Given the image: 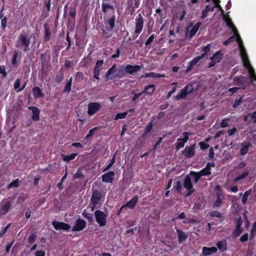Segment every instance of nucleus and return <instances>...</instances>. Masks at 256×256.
Listing matches in <instances>:
<instances>
[{"label": "nucleus", "mask_w": 256, "mask_h": 256, "mask_svg": "<svg viewBox=\"0 0 256 256\" xmlns=\"http://www.w3.org/2000/svg\"><path fill=\"white\" fill-rule=\"evenodd\" d=\"M227 26L230 27L234 32V34L230 36L227 40L224 42V44L225 46L228 45L230 42L237 40L238 43V46L240 50V54L243 62L244 66L245 67L248 66L250 65V61L248 60V56L246 54V50L242 44V42L241 38L236 28L233 24L230 19H229L226 22Z\"/></svg>", "instance_id": "f257e3e1"}, {"label": "nucleus", "mask_w": 256, "mask_h": 256, "mask_svg": "<svg viewBox=\"0 0 256 256\" xmlns=\"http://www.w3.org/2000/svg\"><path fill=\"white\" fill-rule=\"evenodd\" d=\"M30 44V38H28L25 32L20 34L16 41V46L18 48H23L24 52L28 51Z\"/></svg>", "instance_id": "f03ea898"}, {"label": "nucleus", "mask_w": 256, "mask_h": 256, "mask_svg": "<svg viewBox=\"0 0 256 256\" xmlns=\"http://www.w3.org/2000/svg\"><path fill=\"white\" fill-rule=\"evenodd\" d=\"M94 216L96 222L100 226H103L106 224L107 215L104 212L96 210L94 212Z\"/></svg>", "instance_id": "7ed1b4c3"}, {"label": "nucleus", "mask_w": 256, "mask_h": 256, "mask_svg": "<svg viewBox=\"0 0 256 256\" xmlns=\"http://www.w3.org/2000/svg\"><path fill=\"white\" fill-rule=\"evenodd\" d=\"M184 186L188 190V192L185 195L186 197L188 196L191 195L194 192V190L192 183V178L190 176L187 175L184 180Z\"/></svg>", "instance_id": "20e7f679"}, {"label": "nucleus", "mask_w": 256, "mask_h": 256, "mask_svg": "<svg viewBox=\"0 0 256 256\" xmlns=\"http://www.w3.org/2000/svg\"><path fill=\"white\" fill-rule=\"evenodd\" d=\"M234 85L240 86V89H245L246 86L248 84L246 78L244 76H235L234 78Z\"/></svg>", "instance_id": "39448f33"}, {"label": "nucleus", "mask_w": 256, "mask_h": 256, "mask_svg": "<svg viewBox=\"0 0 256 256\" xmlns=\"http://www.w3.org/2000/svg\"><path fill=\"white\" fill-rule=\"evenodd\" d=\"M183 155L186 158L193 157L195 154V144H191L186 147L182 152Z\"/></svg>", "instance_id": "423d86ee"}, {"label": "nucleus", "mask_w": 256, "mask_h": 256, "mask_svg": "<svg viewBox=\"0 0 256 256\" xmlns=\"http://www.w3.org/2000/svg\"><path fill=\"white\" fill-rule=\"evenodd\" d=\"M222 58V54L220 51L217 52L210 58L211 62L208 65V68L213 67L215 64L220 62Z\"/></svg>", "instance_id": "0eeeda50"}, {"label": "nucleus", "mask_w": 256, "mask_h": 256, "mask_svg": "<svg viewBox=\"0 0 256 256\" xmlns=\"http://www.w3.org/2000/svg\"><path fill=\"white\" fill-rule=\"evenodd\" d=\"M100 108V105L97 102H90L88 104V113L89 115L92 116L98 111Z\"/></svg>", "instance_id": "6e6552de"}, {"label": "nucleus", "mask_w": 256, "mask_h": 256, "mask_svg": "<svg viewBox=\"0 0 256 256\" xmlns=\"http://www.w3.org/2000/svg\"><path fill=\"white\" fill-rule=\"evenodd\" d=\"M143 18L141 14H139L138 18L136 19V30H134V34H139L140 33L143 28Z\"/></svg>", "instance_id": "1a4fd4ad"}, {"label": "nucleus", "mask_w": 256, "mask_h": 256, "mask_svg": "<svg viewBox=\"0 0 256 256\" xmlns=\"http://www.w3.org/2000/svg\"><path fill=\"white\" fill-rule=\"evenodd\" d=\"M86 226V222L80 218H78L74 226L72 228V231H80L83 230Z\"/></svg>", "instance_id": "9d476101"}, {"label": "nucleus", "mask_w": 256, "mask_h": 256, "mask_svg": "<svg viewBox=\"0 0 256 256\" xmlns=\"http://www.w3.org/2000/svg\"><path fill=\"white\" fill-rule=\"evenodd\" d=\"M52 224L54 228L56 230H68L70 228V225L62 222L53 221Z\"/></svg>", "instance_id": "9b49d317"}, {"label": "nucleus", "mask_w": 256, "mask_h": 256, "mask_svg": "<svg viewBox=\"0 0 256 256\" xmlns=\"http://www.w3.org/2000/svg\"><path fill=\"white\" fill-rule=\"evenodd\" d=\"M142 66H140L138 65L131 66L128 65L126 68H124L125 72L129 73L131 74H134L136 73L139 71L142 68Z\"/></svg>", "instance_id": "f8f14e48"}, {"label": "nucleus", "mask_w": 256, "mask_h": 256, "mask_svg": "<svg viewBox=\"0 0 256 256\" xmlns=\"http://www.w3.org/2000/svg\"><path fill=\"white\" fill-rule=\"evenodd\" d=\"M205 54H202L201 56L194 58L191 62H190L189 65L186 70V73H188L189 72H190L192 70L193 66H195L200 60L203 58Z\"/></svg>", "instance_id": "ddd939ff"}, {"label": "nucleus", "mask_w": 256, "mask_h": 256, "mask_svg": "<svg viewBox=\"0 0 256 256\" xmlns=\"http://www.w3.org/2000/svg\"><path fill=\"white\" fill-rule=\"evenodd\" d=\"M102 198V194L99 191L95 190L92 192L90 198V202L92 204H98Z\"/></svg>", "instance_id": "4468645a"}, {"label": "nucleus", "mask_w": 256, "mask_h": 256, "mask_svg": "<svg viewBox=\"0 0 256 256\" xmlns=\"http://www.w3.org/2000/svg\"><path fill=\"white\" fill-rule=\"evenodd\" d=\"M138 196H134L133 197L132 200L130 201H128L126 204L123 205L120 210V212L124 208L128 206L130 208H133L134 206H136V204L138 202Z\"/></svg>", "instance_id": "2eb2a0df"}, {"label": "nucleus", "mask_w": 256, "mask_h": 256, "mask_svg": "<svg viewBox=\"0 0 256 256\" xmlns=\"http://www.w3.org/2000/svg\"><path fill=\"white\" fill-rule=\"evenodd\" d=\"M114 176V172H110L102 175V180L105 182H112V180Z\"/></svg>", "instance_id": "dca6fc26"}, {"label": "nucleus", "mask_w": 256, "mask_h": 256, "mask_svg": "<svg viewBox=\"0 0 256 256\" xmlns=\"http://www.w3.org/2000/svg\"><path fill=\"white\" fill-rule=\"evenodd\" d=\"M244 120L247 122L246 125L252 122L256 123V112L253 113H250L246 116H244Z\"/></svg>", "instance_id": "f3484780"}, {"label": "nucleus", "mask_w": 256, "mask_h": 256, "mask_svg": "<svg viewBox=\"0 0 256 256\" xmlns=\"http://www.w3.org/2000/svg\"><path fill=\"white\" fill-rule=\"evenodd\" d=\"M28 109L32 110V118L34 120L36 121L38 120L40 118V111L39 109L35 106H30Z\"/></svg>", "instance_id": "a211bd4d"}, {"label": "nucleus", "mask_w": 256, "mask_h": 256, "mask_svg": "<svg viewBox=\"0 0 256 256\" xmlns=\"http://www.w3.org/2000/svg\"><path fill=\"white\" fill-rule=\"evenodd\" d=\"M217 250V248L216 247L207 248L204 246L202 248V256H208L213 253L216 252Z\"/></svg>", "instance_id": "6ab92c4d"}, {"label": "nucleus", "mask_w": 256, "mask_h": 256, "mask_svg": "<svg viewBox=\"0 0 256 256\" xmlns=\"http://www.w3.org/2000/svg\"><path fill=\"white\" fill-rule=\"evenodd\" d=\"M250 146L251 144L249 142H242L241 144V148L240 149V154L241 155H244L247 154Z\"/></svg>", "instance_id": "aec40b11"}, {"label": "nucleus", "mask_w": 256, "mask_h": 256, "mask_svg": "<svg viewBox=\"0 0 256 256\" xmlns=\"http://www.w3.org/2000/svg\"><path fill=\"white\" fill-rule=\"evenodd\" d=\"M156 86L154 84H150L148 86H146L144 88V90L142 91V92L144 94H146L149 95H151L155 90Z\"/></svg>", "instance_id": "412c9836"}, {"label": "nucleus", "mask_w": 256, "mask_h": 256, "mask_svg": "<svg viewBox=\"0 0 256 256\" xmlns=\"http://www.w3.org/2000/svg\"><path fill=\"white\" fill-rule=\"evenodd\" d=\"M33 93L35 97L38 98H42L44 96V94L42 92L41 90L39 87L34 86L32 89Z\"/></svg>", "instance_id": "4be33fe9"}, {"label": "nucleus", "mask_w": 256, "mask_h": 256, "mask_svg": "<svg viewBox=\"0 0 256 256\" xmlns=\"http://www.w3.org/2000/svg\"><path fill=\"white\" fill-rule=\"evenodd\" d=\"M216 8V6H213L212 7L210 6L209 5H207L205 9L202 12V18L204 19L205 18H206L208 16V12H210V11L213 12L214 10V8Z\"/></svg>", "instance_id": "5701e85b"}, {"label": "nucleus", "mask_w": 256, "mask_h": 256, "mask_svg": "<svg viewBox=\"0 0 256 256\" xmlns=\"http://www.w3.org/2000/svg\"><path fill=\"white\" fill-rule=\"evenodd\" d=\"M176 232L178 234V238L179 242H180V243L182 242L183 241H184L187 238V236L181 230L177 229Z\"/></svg>", "instance_id": "b1692460"}, {"label": "nucleus", "mask_w": 256, "mask_h": 256, "mask_svg": "<svg viewBox=\"0 0 256 256\" xmlns=\"http://www.w3.org/2000/svg\"><path fill=\"white\" fill-rule=\"evenodd\" d=\"M115 16H113L110 18L108 19L106 23L110 26V28H106V30L108 31H112L114 26Z\"/></svg>", "instance_id": "393cba45"}, {"label": "nucleus", "mask_w": 256, "mask_h": 256, "mask_svg": "<svg viewBox=\"0 0 256 256\" xmlns=\"http://www.w3.org/2000/svg\"><path fill=\"white\" fill-rule=\"evenodd\" d=\"M248 70L249 77L252 82L253 80H256V75L255 74L254 70L252 66L250 65L246 67Z\"/></svg>", "instance_id": "a878e982"}, {"label": "nucleus", "mask_w": 256, "mask_h": 256, "mask_svg": "<svg viewBox=\"0 0 256 256\" xmlns=\"http://www.w3.org/2000/svg\"><path fill=\"white\" fill-rule=\"evenodd\" d=\"M12 204L10 202V200H8V202H7L6 204L2 208V209H1L2 212L0 213V214H6L9 211V210L11 207Z\"/></svg>", "instance_id": "bb28decb"}, {"label": "nucleus", "mask_w": 256, "mask_h": 256, "mask_svg": "<svg viewBox=\"0 0 256 256\" xmlns=\"http://www.w3.org/2000/svg\"><path fill=\"white\" fill-rule=\"evenodd\" d=\"M188 176H190V177L192 180L195 183H197L199 179L200 178L201 176L198 174V172H190Z\"/></svg>", "instance_id": "cd10ccee"}, {"label": "nucleus", "mask_w": 256, "mask_h": 256, "mask_svg": "<svg viewBox=\"0 0 256 256\" xmlns=\"http://www.w3.org/2000/svg\"><path fill=\"white\" fill-rule=\"evenodd\" d=\"M200 25L201 22H198L196 23V25L192 28L189 35V37L190 38H192L195 35L196 32L198 30Z\"/></svg>", "instance_id": "c85d7f7f"}, {"label": "nucleus", "mask_w": 256, "mask_h": 256, "mask_svg": "<svg viewBox=\"0 0 256 256\" xmlns=\"http://www.w3.org/2000/svg\"><path fill=\"white\" fill-rule=\"evenodd\" d=\"M116 68V65L114 64L108 71L106 74V80H108L110 79H112L114 78V76H111V75L114 74V69Z\"/></svg>", "instance_id": "c756f323"}, {"label": "nucleus", "mask_w": 256, "mask_h": 256, "mask_svg": "<svg viewBox=\"0 0 256 256\" xmlns=\"http://www.w3.org/2000/svg\"><path fill=\"white\" fill-rule=\"evenodd\" d=\"M72 84V78L71 77L70 79L67 81L63 92H64L70 93L71 91V86Z\"/></svg>", "instance_id": "7c9ffc66"}, {"label": "nucleus", "mask_w": 256, "mask_h": 256, "mask_svg": "<svg viewBox=\"0 0 256 256\" xmlns=\"http://www.w3.org/2000/svg\"><path fill=\"white\" fill-rule=\"evenodd\" d=\"M77 155V154L76 153H72L70 156H66L64 154H62V158L64 161L66 162H69L70 160H74L76 156Z\"/></svg>", "instance_id": "2f4dec72"}, {"label": "nucleus", "mask_w": 256, "mask_h": 256, "mask_svg": "<svg viewBox=\"0 0 256 256\" xmlns=\"http://www.w3.org/2000/svg\"><path fill=\"white\" fill-rule=\"evenodd\" d=\"M165 76L164 74H156L153 72H151L150 73H146V77H150V78H164Z\"/></svg>", "instance_id": "473e14b6"}, {"label": "nucleus", "mask_w": 256, "mask_h": 256, "mask_svg": "<svg viewBox=\"0 0 256 256\" xmlns=\"http://www.w3.org/2000/svg\"><path fill=\"white\" fill-rule=\"evenodd\" d=\"M188 94H186V92L185 91H184V89H182L180 91V94L176 96L174 98L176 100H180L181 99L184 98Z\"/></svg>", "instance_id": "72a5a7b5"}, {"label": "nucleus", "mask_w": 256, "mask_h": 256, "mask_svg": "<svg viewBox=\"0 0 256 256\" xmlns=\"http://www.w3.org/2000/svg\"><path fill=\"white\" fill-rule=\"evenodd\" d=\"M20 182V180L18 179H16L8 185L7 188L10 189L12 188H17L19 186Z\"/></svg>", "instance_id": "f704fd0d"}, {"label": "nucleus", "mask_w": 256, "mask_h": 256, "mask_svg": "<svg viewBox=\"0 0 256 256\" xmlns=\"http://www.w3.org/2000/svg\"><path fill=\"white\" fill-rule=\"evenodd\" d=\"M216 246L222 252L226 249V244L224 241H218L216 244Z\"/></svg>", "instance_id": "c9c22d12"}, {"label": "nucleus", "mask_w": 256, "mask_h": 256, "mask_svg": "<svg viewBox=\"0 0 256 256\" xmlns=\"http://www.w3.org/2000/svg\"><path fill=\"white\" fill-rule=\"evenodd\" d=\"M82 216L86 218L90 222H92L94 221L93 216L87 212L86 210H84L82 213Z\"/></svg>", "instance_id": "e433bc0d"}, {"label": "nucleus", "mask_w": 256, "mask_h": 256, "mask_svg": "<svg viewBox=\"0 0 256 256\" xmlns=\"http://www.w3.org/2000/svg\"><path fill=\"white\" fill-rule=\"evenodd\" d=\"M125 69L124 68L122 67V68L118 69V71H116L117 73L116 74L114 78L117 77L118 78H122L123 77L124 74Z\"/></svg>", "instance_id": "4c0bfd02"}, {"label": "nucleus", "mask_w": 256, "mask_h": 256, "mask_svg": "<svg viewBox=\"0 0 256 256\" xmlns=\"http://www.w3.org/2000/svg\"><path fill=\"white\" fill-rule=\"evenodd\" d=\"M244 96H240L238 99H236L232 105L234 108H236L238 106H240L243 102Z\"/></svg>", "instance_id": "58836bf2"}, {"label": "nucleus", "mask_w": 256, "mask_h": 256, "mask_svg": "<svg viewBox=\"0 0 256 256\" xmlns=\"http://www.w3.org/2000/svg\"><path fill=\"white\" fill-rule=\"evenodd\" d=\"M250 193H251V190H249L244 192V194H243L242 200V202L244 204H245L246 203L247 200H248V197L250 194Z\"/></svg>", "instance_id": "ea45409f"}, {"label": "nucleus", "mask_w": 256, "mask_h": 256, "mask_svg": "<svg viewBox=\"0 0 256 256\" xmlns=\"http://www.w3.org/2000/svg\"><path fill=\"white\" fill-rule=\"evenodd\" d=\"M198 172L201 176H208L211 174L210 170L206 169V168Z\"/></svg>", "instance_id": "a19ab883"}, {"label": "nucleus", "mask_w": 256, "mask_h": 256, "mask_svg": "<svg viewBox=\"0 0 256 256\" xmlns=\"http://www.w3.org/2000/svg\"><path fill=\"white\" fill-rule=\"evenodd\" d=\"M242 231L241 228L236 227V229L232 232V237L236 238L242 232Z\"/></svg>", "instance_id": "79ce46f5"}, {"label": "nucleus", "mask_w": 256, "mask_h": 256, "mask_svg": "<svg viewBox=\"0 0 256 256\" xmlns=\"http://www.w3.org/2000/svg\"><path fill=\"white\" fill-rule=\"evenodd\" d=\"M108 8H110V9H112V10H114V7H113V6H110V5L108 4H105V3H102V12L104 13H106Z\"/></svg>", "instance_id": "37998d69"}, {"label": "nucleus", "mask_w": 256, "mask_h": 256, "mask_svg": "<svg viewBox=\"0 0 256 256\" xmlns=\"http://www.w3.org/2000/svg\"><path fill=\"white\" fill-rule=\"evenodd\" d=\"M115 162V155H114L111 160L110 162L108 164L106 168L104 170L103 172H106L109 170Z\"/></svg>", "instance_id": "c03bdc74"}, {"label": "nucleus", "mask_w": 256, "mask_h": 256, "mask_svg": "<svg viewBox=\"0 0 256 256\" xmlns=\"http://www.w3.org/2000/svg\"><path fill=\"white\" fill-rule=\"evenodd\" d=\"M183 135L184 136V138H179L177 140V141H182L185 144L188 140L189 134L188 132H184L183 133Z\"/></svg>", "instance_id": "a18cd8bd"}, {"label": "nucleus", "mask_w": 256, "mask_h": 256, "mask_svg": "<svg viewBox=\"0 0 256 256\" xmlns=\"http://www.w3.org/2000/svg\"><path fill=\"white\" fill-rule=\"evenodd\" d=\"M184 91L186 92V94H190L194 90V88H193V86L192 84H189L187 86H186L184 88Z\"/></svg>", "instance_id": "49530a36"}, {"label": "nucleus", "mask_w": 256, "mask_h": 256, "mask_svg": "<svg viewBox=\"0 0 256 256\" xmlns=\"http://www.w3.org/2000/svg\"><path fill=\"white\" fill-rule=\"evenodd\" d=\"M84 178V176L82 172V170L80 169H78L77 172L74 174V178Z\"/></svg>", "instance_id": "de8ad7c7"}, {"label": "nucleus", "mask_w": 256, "mask_h": 256, "mask_svg": "<svg viewBox=\"0 0 256 256\" xmlns=\"http://www.w3.org/2000/svg\"><path fill=\"white\" fill-rule=\"evenodd\" d=\"M128 114V112H125L123 113H118L115 116V120L124 118Z\"/></svg>", "instance_id": "09e8293b"}, {"label": "nucleus", "mask_w": 256, "mask_h": 256, "mask_svg": "<svg viewBox=\"0 0 256 256\" xmlns=\"http://www.w3.org/2000/svg\"><path fill=\"white\" fill-rule=\"evenodd\" d=\"M100 68L95 66V67L94 68V78H96L98 80H99L98 76L100 75Z\"/></svg>", "instance_id": "8fccbe9b"}, {"label": "nucleus", "mask_w": 256, "mask_h": 256, "mask_svg": "<svg viewBox=\"0 0 256 256\" xmlns=\"http://www.w3.org/2000/svg\"><path fill=\"white\" fill-rule=\"evenodd\" d=\"M84 78V74L80 72H78L76 74L75 79L78 81L82 80Z\"/></svg>", "instance_id": "3c124183"}, {"label": "nucleus", "mask_w": 256, "mask_h": 256, "mask_svg": "<svg viewBox=\"0 0 256 256\" xmlns=\"http://www.w3.org/2000/svg\"><path fill=\"white\" fill-rule=\"evenodd\" d=\"M210 216L212 217H216V218H222V214L217 211H214V212H211L210 213Z\"/></svg>", "instance_id": "603ef678"}, {"label": "nucleus", "mask_w": 256, "mask_h": 256, "mask_svg": "<svg viewBox=\"0 0 256 256\" xmlns=\"http://www.w3.org/2000/svg\"><path fill=\"white\" fill-rule=\"evenodd\" d=\"M5 70L6 68L4 66H0V74H2L3 78H6L7 76V72Z\"/></svg>", "instance_id": "864d4df0"}, {"label": "nucleus", "mask_w": 256, "mask_h": 256, "mask_svg": "<svg viewBox=\"0 0 256 256\" xmlns=\"http://www.w3.org/2000/svg\"><path fill=\"white\" fill-rule=\"evenodd\" d=\"M20 79L17 78L14 83V88L15 90L18 92V90L20 88Z\"/></svg>", "instance_id": "5fc2aeb1"}, {"label": "nucleus", "mask_w": 256, "mask_h": 256, "mask_svg": "<svg viewBox=\"0 0 256 256\" xmlns=\"http://www.w3.org/2000/svg\"><path fill=\"white\" fill-rule=\"evenodd\" d=\"M98 128H94L89 130L88 134L86 136L85 139H88L94 135V132L98 129Z\"/></svg>", "instance_id": "6e6d98bb"}, {"label": "nucleus", "mask_w": 256, "mask_h": 256, "mask_svg": "<svg viewBox=\"0 0 256 256\" xmlns=\"http://www.w3.org/2000/svg\"><path fill=\"white\" fill-rule=\"evenodd\" d=\"M248 172H244L243 174H242L241 175H240V176H238L237 178H235V181L236 182H237L241 179H243L244 178H246V176H248Z\"/></svg>", "instance_id": "4d7b16f0"}, {"label": "nucleus", "mask_w": 256, "mask_h": 256, "mask_svg": "<svg viewBox=\"0 0 256 256\" xmlns=\"http://www.w3.org/2000/svg\"><path fill=\"white\" fill-rule=\"evenodd\" d=\"M18 54V52L16 50L14 52V54L13 56L12 63L13 65H15L16 64V58Z\"/></svg>", "instance_id": "13d9d810"}, {"label": "nucleus", "mask_w": 256, "mask_h": 256, "mask_svg": "<svg viewBox=\"0 0 256 256\" xmlns=\"http://www.w3.org/2000/svg\"><path fill=\"white\" fill-rule=\"evenodd\" d=\"M50 32L48 30V29L46 28L45 29V36H44V39L46 42H48L50 38Z\"/></svg>", "instance_id": "bf43d9fd"}, {"label": "nucleus", "mask_w": 256, "mask_h": 256, "mask_svg": "<svg viewBox=\"0 0 256 256\" xmlns=\"http://www.w3.org/2000/svg\"><path fill=\"white\" fill-rule=\"evenodd\" d=\"M66 176H67V174L66 172V174H64V176L60 180V182L59 183H58V184H57V186L58 188H59L60 189L62 188V182H63L64 180H65V178H66Z\"/></svg>", "instance_id": "052dcab7"}, {"label": "nucleus", "mask_w": 256, "mask_h": 256, "mask_svg": "<svg viewBox=\"0 0 256 256\" xmlns=\"http://www.w3.org/2000/svg\"><path fill=\"white\" fill-rule=\"evenodd\" d=\"M63 80L64 76L62 74L60 73L56 75V80L58 83L60 82Z\"/></svg>", "instance_id": "680f3d73"}, {"label": "nucleus", "mask_w": 256, "mask_h": 256, "mask_svg": "<svg viewBox=\"0 0 256 256\" xmlns=\"http://www.w3.org/2000/svg\"><path fill=\"white\" fill-rule=\"evenodd\" d=\"M7 18L4 17L1 20V26L2 30H4L6 26Z\"/></svg>", "instance_id": "e2e57ef3"}, {"label": "nucleus", "mask_w": 256, "mask_h": 256, "mask_svg": "<svg viewBox=\"0 0 256 256\" xmlns=\"http://www.w3.org/2000/svg\"><path fill=\"white\" fill-rule=\"evenodd\" d=\"M184 144L183 142L182 141H178L176 142V150H178L180 148H183L184 146Z\"/></svg>", "instance_id": "0e129e2a"}, {"label": "nucleus", "mask_w": 256, "mask_h": 256, "mask_svg": "<svg viewBox=\"0 0 256 256\" xmlns=\"http://www.w3.org/2000/svg\"><path fill=\"white\" fill-rule=\"evenodd\" d=\"M199 145L202 150L207 149L209 147V144H206L204 142H201L199 143Z\"/></svg>", "instance_id": "69168bd1"}, {"label": "nucleus", "mask_w": 256, "mask_h": 256, "mask_svg": "<svg viewBox=\"0 0 256 256\" xmlns=\"http://www.w3.org/2000/svg\"><path fill=\"white\" fill-rule=\"evenodd\" d=\"M152 122L149 123L148 124L146 127V128H145V130H144L145 133L148 134L149 132H150V131L152 129Z\"/></svg>", "instance_id": "338daca9"}, {"label": "nucleus", "mask_w": 256, "mask_h": 256, "mask_svg": "<svg viewBox=\"0 0 256 256\" xmlns=\"http://www.w3.org/2000/svg\"><path fill=\"white\" fill-rule=\"evenodd\" d=\"M154 35H152L150 36L146 40V46H148L150 45L153 41L154 39Z\"/></svg>", "instance_id": "774afa93"}]
</instances>
